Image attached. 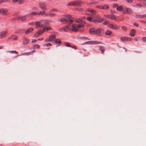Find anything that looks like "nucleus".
I'll use <instances>...</instances> for the list:
<instances>
[{
	"label": "nucleus",
	"instance_id": "obj_1",
	"mask_svg": "<svg viewBox=\"0 0 146 146\" xmlns=\"http://www.w3.org/2000/svg\"><path fill=\"white\" fill-rule=\"evenodd\" d=\"M81 18L79 19H76L75 20V22L78 23H80L79 24H74L72 25V30L74 32H77L79 30V29L84 27V25L85 24V22L82 20Z\"/></svg>",
	"mask_w": 146,
	"mask_h": 146
},
{
	"label": "nucleus",
	"instance_id": "obj_2",
	"mask_svg": "<svg viewBox=\"0 0 146 146\" xmlns=\"http://www.w3.org/2000/svg\"><path fill=\"white\" fill-rule=\"evenodd\" d=\"M51 20H42L40 21L36 22L35 24L37 27H44L46 24L51 22Z\"/></svg>",
	"mask_w": 146,
	"mask_h": 146
},
{
	"label": "nucleus",
	"instance_id": "obj_3",
	"mask_svg": "<svg viewBox=\"0 0 146 146\" xmlns=\"http://www.w3.org/2000/svg\"><path fill=\"white\" fill-rule=\"evenodd\" d=\"M65 17L64 18L60 20L61 22L65 24L68 23L69 24H71L73 22V20L70 19V16L66 15L65 16Z\"/></svg>",
	"mask_w": 146,
	"mask_h": 146
},
{
	"label": "nucleus",
	"instance_id": "obj_4",
	"mask_svg": "<svg viewBox=\"0 0 146 146\" xmlns=\"http://www.w3.org/2000/svg\"><path fill=\"white\" fill-rule=\"evenodd\" d=\"M27 14L29 17L36 15L42 16L43 11H40L39 12H32Z\"/></svg>",
	"mask_w": 146,
	"mask_h": 146
},
{
	"label": "nucleus",
	"instance_id": "obj_5",
	"mask_svg": "<svg viewBox=\"0 0 146 146\" xmlns=\"http://www.w3.org/2000/svg\"><path fill=\"white\" fill-rule=\"evenodd\" d=\"M28 15V14H27L23 16L17 17L14 19H12V20L14 21L16 20H19V19H21L22 21H24L26 19L27 17H29Z\"/></svg>",
	"mask_w": 146,
	"mask_h": 146
},
{
	"label": "nucleus",
	"instance_id": "obj_6",
	"mask_svg": "<svg viewBox=\"0 0 146 146\" xmlns=\"http://www.w3.org/2000/svg\"><path fill=\"white\" fill-rule=\"evenodd\" d=\"M95 23H100L102 22L103 19L101 17L98 15L94 16Z\"/></svg>",
	"mask_w": 146,
	"mask_h": 146
},
{
	"label": "nucleus",
	"instance_id": "obj_7",
	"mask_svg": "<svg viewBox=\"0 0 146 146\" xmlns=\"http://www.w3.org/2000/svg\"><path fill=\"white\" fill-rule=\"evenodd\" d=\"M46 4L45 2H40L38 4V6L42 10H46L47 8L46 6Z\"/></svg>",
	"mask_w": 146,
	"mask_h": 146
},
{
	"label": "nucleus",
	"instance_id": "obj_8",
	"mask_svg": "<svg viewBox=\"0 0 146 146\" xmlns=\"http://www.w3.org/2000/svg\"><path fill=\"white\" fill-rule=\"evenodd\" d=\"M132 11L130 8L125 7L123 12V13L124 14H131Z\"/></svg>",
	"mask_w": 146,
	"mask_h": 146
},
{
	"label": "nucleus",
	"instance_id": "obj_9",
	"mask_svg": "<svg viewBox=\"0 0 146 146\" xmlns=\"http://www.w3.org/2000/svg\"><path fill=\"white\" fill-rule=\"evenodd\" d=\"M56 15V14L53 13H50L47 14L44 11H43L42 16L47 17L49 16L50 17H54Z\"/></svg>",
	"mask_w": 146,
	"mask_h": 146
},
{
	"label": "nucleus",
	"instance_id": "obj_10",
	"mask_svg": "<svg viewBox=\"0 0 146 146\" xmlns=\"http://www.w3.org/2000/svg\"><path fill=\"white\" fill-rule=\"evenodd\" d=\"M102 43L100 42L97 41H90L87 42H85V44H102Z\"/></svg>",
	"mask_w": 146,
	"mask_h": 146
},
{
	"label": "nucleus",
	"instance_id": "obj_11",
	"mask_svg": "<svg viewBox=\"0 0 146 146\" xmlns=\"http://www.w3.org/2000/svg\"><path fill=\"white\" fill-rule=\"evenodd\" d=\"M108 27L111 29H119V27L116 25H113L112 24H110L108 25Z\"/></svg>",
	"mask_w": 146,
	"mask_h": 146
},
{
	"label": "nucleus",
	"instance_id": "obj_12",
	"mask_svg": "<svg viewBox=\"0 0 146 146\" xmlns=\"http://www.w3.org/2000/svg\"><path fill=\"white\" fill-rule=\"evenodd\" d=\"M103 32V29L101 28H99L97 29H96V34L99 36H101Z\"/></svg>",
	"mask_w": 146,
	"mask_h": 146
},
{
	"label": "nucleus",
	"instance_id": "obj_13",
	"mask_svg": "<svg viewBox=\"0 0 146 146\" xmlns=\"http://www.w3.org/2000/svg\"><path fill=\"white\" fill-rule=\"evenodd\" d=\"M8 10L2 8L0 9V13L3 15H6L7 14Z\"/></svg>",
	"mask_w": 146,
	"mask_h": 146
},
{
	"label": "nucleus",
	"instance_id": "obj_14",
	"mask_svg": "<svg viewBox=\"0 0 146 146\" xmlns=\"http://www.w3.org/2000/svg\"><path fill=\"white\" fill-rule=\"evenodd\" d=\"M120 39L121 41H131L132 38L129 37H122L120 38Z\"/></svg>",
	"mask_w": 146,
	"mask_h": 146
},
{
	"label": "nucleus",
	"instance_id": "obj_15",
	"mask_svg": "<svg viewBox=\"0 0 146 146\" xmlns=\"http://www.w3.org/2000/svg\"><path fill=\"white\" fill-rule=\"evenodd\" d=\"M17 36L16 35H13L9 37L7 40V41H8L10 39H12L13 40H17Z\"/></svg>",
	"mask_w": 146,
	"mask_h": 146
},
{
	"label": "nucleus",
	"instance_id": "obj_16",
	"mask_svg": "<svg viewBox=\"0 0 146 146\" xmlns=\"http://www.w3.org/2000/svg\"><path fill=\"white\" fill-rule=\"evenodd\" d=\"M29 42V39H27L26 37H24L23 41V44L24 45H25L27 44Z\"/></svg>",
	"mask_w": 146,
	"mask_h": 146
},
{
	"label": "nucleus",
	"instance_id": "obj_17",
	"mask_svg": "<svg viewBox=\"0 0 146 146\" xmlns=\"http://www.w3.org/2000/svg\"><path fill=\"white\" fill-rule=\"evenodd\" d=\"M104 16L108 19L114 20L115 19V17L114 15H105Z\"/></svg>",
	"mask_w": 146,
	"mask_h": 146
},
{
	"label": "nucleus",
	"instance_id": "obj_18",
	"mask_svg": "<svg viewBox=\"0 0 146 146\" xmlns=\"http://www.w3.org/2000/svg\"><path fill=\"white\" fill-rule=\"evenodd\" d=\"M43 33L42 31H40L37 32L34 35V37H36L39 36L40 35L42 34Z\"/></svg>",
	"mask_w": 146,
	"mask_h": 146
},
{
	"label": "nucleus",
	"instance_id": "obj_19",
	"mask_svg": "<svg viewBox=\"0 0 146 146\" xmlns=\"http://www.w3.org/2000/svg\"><path fill=\"white\" fill-rule=\"evenodd\" d=\"M96 29L94 28H92L90 29L89 32L90 34H96Z\"/></svg>",
	"mask_w": 146,
	"mask_h": 146
},
{
	"label": "nucleus",
	"instance_id": "obj_20",
	"mask_svg": "<svg viewBox=\"0 0 146 146\" xmlns=\"http://www.w3.org/2000/svg\"><path fill=\"white\" fill-rule=\"evenodd\" d=\"M7 33V31H2L0 33V36L1 38L4 37V36Z\"/></svg>",
	"mask_w": 146,
	"mask_h": 146
},
{
	"label": "nucleus",
	"instance_id": "obj_21",
	"mask_svg": "<svg viewBox=\"0 0 146 146\" xmlns=\"http://www.w3.org/2000/svg\"><path fill=\"white\" fill-rule=\"evenodd\" d=\"M33 30V28H30L25 31V33L26 35H28Z\"/></svg>",
	"mask_w": 146,
	"mask_h": 146
},
{
	"label": "nucleus",
	"instance_id": "obj_22",
	"mask_svg": "<svg viewBox=\"0 0 146 146\" xmlns=\"http://www.w3.org/2000/svg\"><path fill=\"white\" fill-rule=\"evenodd\" d=\"M88 11L90 12L93 15L96 14V11L94 9H90L88 10Z\"/></svg>",
	"mask_w": 146,
	"mask_h": 146
},
{
	"label": "nucleus",
	"instance_id": "obj_23",
	"mask_svg": "<svg viewBox=\"0 0 146 146\" xmlns=\"http://www.w3.org/2000/svg\"><path fill=\"white\" fill-rule=\"evenodd\" d=\"M12 2L13 3L19 2V4H22L24 3V0H12Z\"/></svg>",
	"mask_w": 146,
	"mask_h": 146
},
{
	"label": "nucleus",
	"instance_id": "obj_24",
	"mask_svg": "<svg viewBox=\"0 0 146 146\" xmlns=\"http://www.w3.org/2000/svg\"><path fill=\"white\" fill-rule=\"evenodd\" d=\"M87 19L88 21L91 22H93L94 23H95L94 17H88L87 18Z\"/></svg>",
	"mask_w": 146,
	"mask_h": 146
},
{
	"label": "nucleus",
	"instance_id": "obj_25",
	"mask_svg": "<svg viewBox=\"0 0 146 146\" xmlns=\"http://www.w3.org/2000/svg\"><path fill=\"white\" fill-rule=\"evenodd\" d=\"M136 31L135 29H132L130 32V35L132 36H135V33Z\"/></svg>",
	"mask_w": 146,
	"mask_h": 146
},
{
	"label": "nucleus",
	"instance_id": "obj_26",
	"mask_svg": "<svg viewBox=\"0 0 146 146\" xmlns=\"http://www.w3.org/2000/svg\"><path fill=\"white\" fill-rule=\"evenodd\" d=\"M73 1L74 3V5H79L80 4L82 3V2L79 1Z\"/></svg>",
	"mask_w": 146,
	"mask_h": 146
},
{
	"label": "nucleus",
	"instance_id": "obj_27",
	"mask_svg": "<svg viewBox=\"0 0 146 146\" xmlns=\"http://www.w3.org/2000/svg\"><path fill=\"white\" fill-rule=\"evenodd\" d=\"M102 9H109V6L107 4H104L102 6Z\"/></svg>",
	"mask_w": 146,
	"mask_h": 146
},
{
	"label": "nucleus",
	"instance_id": "obj_28",
	"mask_svg": "<svg viewBox=\"0 0 146 146\" xmlns=\"http://www.w3.org/2000/svg\"><path fill=\"white\" fill-rule=\"evenodd\" d=\"M123 7L122 6H118L117 8V10L118 11H121L123 10Z\"/></svg>",
	"mask_w": 146,
	"mask_h": 146
},
{
	"label": "nucleus",
	"instance_id": "obj_29",
	"mask_svg": "<svg viewBox=\"0 0 146 146\" xmlns=\"http://www.w3.org/2000/svg\"><path fill=\"white\" fill-rule=\"evenodd\" d=\"M112 31H109L107 30L105 32V34L107 35L110 36L112 34Z\"/></svg>",
	"mask_w": 146,
	"mask_h": 146
},
{
	"label": "nucleus",
	"instance_id": "obj_30",
	"mask_svg": "<svg viewBox=\"0 0 146 146\" xmlns=\"http://www.w3.org/2000/svg\"><path fill=\"white\" fill-rule=\"evenodd\" d=\"M51 29H52V28L50 27H45L43 28V31H42L43 32L47 31H49V30H51Z\"/></svg>",
	"mask_w": 146,
	"mask_h": 146
},
{
	"label": "nucleus",
	"instance_id": "obj_31",
	"mask_svg": "<svg viewBox=\"0 0 146 146\" xmlns=\"http://www.w3.org/2000/svg\"><path fill=\"white\" fill-rule=\"evenodd\" d=\"M56 36L54 35H50L49 36V38L51 41H52L54 39L56 38Z\"/></svg>",
	"mask_w": 146,
	"mask_h": 146
},
{
	"label": "nucleus",
	"instance_id": "obj_32",
	"mask_svg": "<svg viewBox=\"0 0 146 146\" xmlns=\"http://www.w3.org/2000/svg\"><path fill=\"white\" fill-rule=\"evenodd\" d=\"M54 42H55L56 44H60L61 43L60 40L58 39H55Z\"/></svg>",
	"mask_w": 146,
	"mask_h": 146
},
{
	"label": "nucleus",
	"instance_id": "obj_33",
	"mask_svg": "<svg viewBox=\"0 0 146 146\" xmlns=\"http://www.w3.org/2000/svg\"><path fill=\"white\" fill-rule=\"evenodd\" d=\"M135 16L136 18H142L144 17V15H135Z\"/></svg>",
	"mask_w": 146,
	"mask_h": 146
},
{
	"label": "nucleus",
	"instance_id": "obj_34",
	"mask_svg": "<svg viewBox=\"0 0 146 146\" xmlns=\"http://www.w3.org/2000/svg\"><path fill=\"white\" fill-rule=\"evenodd\" d=\"M63 29L65 31L67 32L69 29V26L68 25H67L66 27H64Z\"/></svg>",
	"mask_w": 146,
	"mask_h": 146
},
{
	"label": "nucleus",
	"instance_id": "obj_35",
	"mask_svg": "<svg viewBox=\"0 0 146 146\" xmlns=\"http://www.w3.org/2000/svg\"><path fill=\"white\" fill-rule=\"evenodd\" d=\"M100 50L102 52V53H103L105 51V48L103 46H100Z\"/></svg>",
	"mask_w": 146,
	"mask_h": 146
},
{
	"label": "nucleus",
	"instance_id": "obj_36",
	"mask_svg": "<svg viewBox=\"0 0 146 146\" xmlns=\"http://www.w3.org/2000/svg\"><path fill=\"white\" fill-rule=\"evenodd\" d=\"M52 45V44L50 43H48L43 45L44 46H49Z\"/></svg>",
	"mask_w": 146,
	"mask_h": 146
},
{
	"label": "nucleus",
	"instance_id": "obj_37",
	"mask_svg": "<svg viewBox=\"0 0 146 146\" xmlns=\"http://www.w3.org/2000/svg\"><path fill=\"white\" fill-rule=\"evenodd\" d=\"M7 52L11 53H15L16 54H17L18 53V52L17 51L14 50L8 51Z\"/></svg>",
	"mask_w": 146,
	"mask_h": 146
},
{
	"label": "nucleus",
	"instance_id": "obj_38",
	"mask_svg": "<svg viewBox=\"0 0 146 146\" xmlns=\"http://www.w3.org/2000/svg\"><path fill=\"white\" fill-rule=\"evenodd\" d=\"M64 44L67 47H70L71 46V45L68 42H65Z\"/></svg>",
	"mask_w": 146,
	"mask_h": 146
},
{
	"label": "nucleus",
	"instance_id": "obj_39",
	"mask_svg": "<svg viewBox=\"0 0 146 146\" xmlns=\"http://www.w3.org/2000/svg\"><path fill=\"white\" fill-rule=\"evenodd\" d=\"M68 6H72L74 5V1H72L70 3H69L68 4Z\"/></svg>",
	"mask_w": 146,
	"mask_h": 146
},
{
	"label": "nucleus",
	"instance_id": "obj_40",
	"mask_svg": "<svg viewBox=\"0 0 146 146\" xmlns=\"http://www.w3.org/2000/svg\"><path fill=\"white\" fill-rule=\"evenodd\" d=\"M58 12V11L56 9H52L50 10L49 11V12Z\"/></svg>",
	"mask_w": 146,
	"mask_h": 146
},
{
	"label": "nucleus",
	"instance_id": "obj_41",
	"mask_svg": "<svg viewBox=\"0 0 146 146\" xmlns=\"http://www.w3.org/2000/svg\"><path fill=\"white\" fill-rule=\"evenodd\" d=\"M34 47L35 48H39L40 46L38 44H35L34 45Z\"/></svg>",
	"mask_w": 146,
	"mask_h": 146
},
{
	"label": "nucleus",
	"instance_id": "obj_42",
	"mask_svg": "<svg viewBox=\"0 0 146 146\" xmlns=\"http://www.w3.org/2000/svg\"><path fill=\"white\" fill-rule=\"evenodd\" d=\"M96 8H97L100 9H102V5H98L96 7Z\"/></svg>",
	"mask_w": 146,
	"mask_h": 146
},
{
	"label": "nucleus",
	"instance_id": "obj_43",
	"mask_svg": "<svg viewBox=\"0 0 146 146\" xmlns=\"http://www.w3.org/2000/svg\"><path fill=\"white\" fill-rule=\"evenodd\" d=\"M83 39L84 40H90V39L89 38L87 37H83Z\"/></svg>",
	"mask_w": 146,
	"mask_h": 146
},
{
	"label": "nucleus",
	"instance_id": "obj_44",
	"mask_svg": "<svg viewBox=\"0 0 146 146\" xmlns=\"http://www.w3.org/2000/svg\"><path fill=\"white\" fill-rule=\"evenodd\" d=\"M142 40L144 42H146V37H144L142 38Z\"/></svg>",
	"mask_w": 146,
	"mask_h": 146
},
{
	"label": "nucleus",
	"instance_id": "obj_45",
	"mask_svg": "<svg viewBox=\"0 0 146 146\" xmlns=\"http://www.w3.org/2000/svg\"><path fill=\"white\" fill-rule=\"evenodd\" d=\"M118 5L117 4H114L113 5V7H115H115L117 8V7H118Z\"/></svg>",
	"mask_w": 146,
	"mask_h": 146
},
{
	"label": "nucleus",
	"instance_id": "obj_46",
	"mask_svg": "<svg viewBox=\"0 0 146 146\" xmlns=\"http://www.w3.org/2000/svg\"><path fill=\"white\" fill-rule=\"evenodd\" d=\"M46 42H51L49 38H46L45 40Z\"/></svg>",
	"mask_w": 146,
	"mask_h": 146
},
{
	"label": "nucleus",
	"instance_id": "obj_47",
	"mask_svg": "<svg viewBox=\"0 0 146 146\" xmlns=\"http://www.w3.org/2000/svg\"><path fill=\"white\" fill-rule=\"evenodd\" d=\"M72 47V48H74L75 49V50H76V47L75 46H71H71L70 47Z\"/></svg>",
	"mask_w": 146,
	"mask_h": 146
},
{
	"label": "nucleus",
	"instance_id": "obj_48",
	"mask_svg": "<svg viewBox=\"0 0 146 146\" xmlns=\"http://www.w3.org/2000/svg\"><path fill=\"white\" fill-rule=\"evenodd\" d=\"M38 10V8L37 7H34L33 8V10L37 11Z\"/></svg>",
	"mask_w": 146,
	"mask_h": 146
},
{
	"label": "nucleus",
	"instance_id": "obj_49",
	"mask_svg": "<svg viewBox=\"0 0 146 146\" xmlns=\"http://www.w3.org/2000/svg\"><path fill=\"white\" fill-rule=\"evenodd\" d=\"M24 55H28L30 54V52H28L27 53H24Z\"/></svg>",
	"mask_w": 146,
	"mask_h": 146
},
{
	"label": "nucleus",
	"instance_id": "obj_50",
	"mask_svg": "<svg viewBox=\"0 0 146 146\" xmlns=\"http://www.w3.org/2000/svg\"><path fill=\"white\" fill-rule=\"evenodd\" d=\"M133 0H127V1L129 3H131L132 2Z\"/></svg>",
	"mask_w": 146,
	"mask_h": 146
},
{
	"label": "nucleus",
	"instance_id": "obj_51",
	"mask_svg": "<svg viewBox=\"0 0 146 146\" xmlns=\"http://www.w3.org/2000/svg\"><path fill=\"white\" fill-rule=\"evenodd\" d=\"M133 25H135L136 27H138L139 26L138 24L137 23H133Z\"/></svg>",
	"mask_w": 146,
	"mask_h": 146
},
{
	"label": "nucleus",
	"instance_id": "obj_52",
	"mask_svg": "<svg viewBox=\"0 0 146 146\" xmlns=\"http://www.w3.org/2000/svg\"><path fill=\"white\" fill-rule=\"evenodd\" d=\"M23 31H24L20 29L19 30V32L20 33H22Z\"/></svg>",
	"mask_w": 146,
	"mask_h": 146
},
{
	"label": "nucleus",
	"instance_id": "obj_53",
	"mask_svg": "<svg viewBox=\"0 0 146 146\" xmlns=\"http://www.w3.org/2000/svg\"><path fill=\"white\" fill-rule=\"evenodd\" d=\"M122 29L123 30H126V28L124 26H123L122 27Z\"/></svg>",
	"mask_w": 146,
	"mask_h": 146
},
{
	"label": "nucleus",
	"instance_id": "obj_54",
	"mask_svg": "<svg viewBox=\"0 0 146 146\" xmlns=\"http://www.w3.org/2000/svg\"><path fill=\"white\" fill-rule=\"evenodd\" d=\"M134 40L137 41L139 40V39H138V38L137 37H135L134 38Z\"/></svg>",
	"mask_w": 146,
	"mask_h": 146
},
{
	"label": "nucleus",
	"instance_id": "obj_55",
	"mask_svg": "<svg viewBox=\"0 0 146 146\" xmlns=\"http://www.w3.org/2000/svg\"><path fill=\"white\" fill-rule=\"evenodd\" d=\"M29 24L31 25H34L35 23L34 22H31L29 23Z\"/></svg>",
	"mask_w": 146,
	"mask_h": 146
},
{
	"label": "nucleus",
	"instance_id": "obj_56",
	"mask_svg": "<svg viewBox=\"0 0 146 146\" xmlns=\"http://www.w3.org/2000/svg\"><path fill=\"white\" fill-rule=\"evenodd\" d=\"M36 40H33L32 41V42H36Z\"/></svg>",
	"mask_w": 146,
	"mask_h": 146
},
{
	"label": "nucleus",
	"instance_id": "obj_57",
	"mask_svg": "<svg viewBox=\"0 0 146 146\" xmlns=\"http://www.w3.org/2000/svg\"><path fill=\"white\" fill-rule=\"evenodd\" d=\"M108 24V22H105L104 23H103V24H104V25H107Z\"/></svg>",
	"mask_w": 146,
	"mask_h": 146
},
{
	"label": "nucleus",
	"instance_id": "obj_58",
	"mask_svg": "<svg viewBox=\"0 0 146 146\" xmlns=\"http://www.w3.org/2000/svg\"><path fill=\"white\" fill-rule=\"evenodd\" d=\"M4 1L3 0H0V4H1L2 2H4Z\"/></svg>",
	"mask_w": 146,
	"mask_h": 146
},
{
	"label": "nucleus",
	"instance_id": "obj_59",
	"mask_svg": "<svg viewBox=\"0 0 146 146\" xmlns=\"http://www.w3.org/2000/svg\"><path fill=\"white\" fill-rule=\"evenodd\" d=\"M137 5L138 6H139V7H141V5L140 4H137Z\"/></svg>",
	"mask_w": 146,
	"mask_h": 146
},
{
	"label": "nucleus",
	"instance_id": "obj_60",
	"mask_svg": "<svg viewBox=\"0 0 146 146\" xmlns=\"http://www.w3.org/2000/svg\"><path fill=\"white\" fill-rule=\"evenodd\" d=\"M43 40V38H39L38 39V40Z\"/></svg>",
	"mask_w": 146,
	"mask_h": 146
},
{
	"label": "nucleus",
	"instance_id": "obj_61",
	"mask_svg": "<svg viewBox=\"0 0 146 146\" xmlns=\"http://www.w3.org/2000/svg\"><path fill=\"white\" fill-rule=\"evenodd\" d=\"M4 1V2H7V1H10V0H3Z\"/></svg>",
	"mask_w": 146,
	"mask_h": 146
},
{
	"label": "nucleus",
	"instance_id": "obj_62",
	"mask_svg": "<svg viewBox=\"0 0 146 146\" xmlns=\"http://www.w3.org/2000/svg\"><path fill=\"white\" fill-rule=\"evenodd\" d=\"M82 9L80 8L78 9H77V10H78L79 11H82Z\"/></svg>",
	"mask_w": 146,
	"mask_h": 146
},
{
	"label": "nucleus",
	"instance_id": "obj_63",
	"mask_svg": "<svg viewBox=\"0 0 146 146\" xmlns=\"http://www.w3.org/2000/svg\"><path fill=\"white\" fill-rule=\"evenodd\" d=\"M35 50H33V51H32L31 52H30V53H33V52H35Z\"/></svg>",
	"mask_w": 146,
	"mask_h": 146
},
{
	"label": "nucleus",
	"instance_id": "obj_64",
	"mask_svg": "<svg viewBox=\"0 0 146 146\" xmlns=\"http://www.w3.org/2000/svg\"><path fill=\"white\" fill-rule=\"evenodd\" d=\"M81 19H85V17H81Z\"/></svg>",
	"mask_w": 146,
	"mask_h": 146
}]
</instances>
